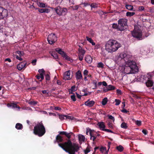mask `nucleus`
Segmentation results:
<instances>
[{"label":"nucleus","mask_w":154,"mask_h":154,"mask_svg":"<svg viewBox=\"0 0 154 154\" xmlns=\"http://www.w3.org/2000/svg\"><path fill=\"white\" fill-rule=\"evenodd\" d=\"M56 51L58 53L66 60H67V56L66 54L65 53L64 51L62 50V49L59 48H57L55 49Z\"/></svg>","instance_id":"11"},{"label":"nucleus","mask_w":154,"mask_h":154,"mask_svg":"<svg viewBox=\"0 0 154 154\" xmlns=\"http://www.w3.org/2000/svg\"><path fill=\"white\" fill-rule=\"evenodd\" d=\"M94 103L95 102L94 101L88 100L85 102V104L89 107H91L93 106Z\"/></svg>","instance_id":"14"},{"label":"nucleus","mask_w":154,"mask_h":154,"mask_svg":"<svg viewBox=\"0 0 154 154\" xmlns=\"http://www.w3.org/2000/svg\"><path fill=\"white\" fill-rule=\"evenodd\" d=\"M57 40V37L55 34L54 33H51L50 34L48 35L47 38L48 43L51 45H52L55 43Z\"/></svg>","instance_id":"9"},{"label":"nucleus","mask_w":154,"mask_h":154,"mask_svg":"<svg viewBox=\"0 0 154 154\" xmlns=\"http://www.w3.org/2000/svg\"><path fill=\"white\" fill-rule=\"evenodd\" d=\"M97 67L103 68L104 67V65L102 62H99L97 64Z\"/></svg>","instance_id":"37"},{"label":"nucleus","mask_w":154,"mask_h":154,"mask_svg":"<svg viewBox=\"0 0 154 154\" xmlns=\"http://www.w3.org/2000/svg\"><path fill=\"white\" fill-rule=\"evenodd\" d=\"M112 27L114 29H116L119 31V25L118 24V25L117 23H113L112 24Z\"/></svg>","instance_id":"24"},{"label":"nucleus","mask_w":154,"mask_h":154,"mask_svg":"<svg viewBox=\"0 0 154 154\" xmlns=\"http://www.w3.org/2000/svg\"><path fill=\"white\" fill-rule=\"evenodd\" d=\"M91 147H87L85 150H84V152L85 154H87L88 152L90 151Z\"/></svg>","instance_id":"38"},{"label":"nucleus","mask_w":154,"mask_h":154,"mask_svg":"<svg viewBox=\"0 0 154 154\" xmlns=\"http://www.w3.org/2000/svg\"><path fill=\"white\" fill-rule=\"evenodd\" d=\"M107 87L109 91L114 90L115 89V87L114 86L111 85H108Z\"/></svg>","instance_id":"27"},{"label":"nucleus","mask_w":154,"mask_h":154,"mask_svg":"<svg viewBox=\"0 0 154 154\" xmlns=\"http://www.w3.org/2000/svg\"><path fill=\"white\" fill-rule=\"evenodd\" d=\"M75 94L76 95V97H77L79 99H81V97H82V96L81 95L77 93V92H75Z\"/></svg>","instance_id":"61"},{"label":"nucleus","mask_w":154,"mask_h":154,"mask_svg":"<svg viewBox=\"0 0 154 154\" xmlns=\"http://www.w3.org/2000/svg\"><path fill=\"white\" fill-rule=\"evenodd\" d=\"M38 11L40 13H48L50 10L48 8H38Z\"/></svg>","instance_id":"15"},{"label":"nucleus","mask_w":154,"mask_h":154,"mask_svg":"<svg viewBox=\"0 0 154 154\" xmlns=\"http://www.w3.org/2000/svg\"><path fill=\"white\" fill-rule=\"evenodd\" d=\"M102 130L103 131L107 132H110L111 133H114V132L111 130L107 129H102Z\"/></svg>","instance_id":"43"},{"label":"nucleus","mask_w":154,"mask_h":154,"mask_svg":"<svg viewBox=\"0 0 154 154\" xmlns=\"http://www.w3.org/2000/svg\"><path fill=\"white\" fill-rule=\"evenodd\" d=\"M8 14V10L0 6V20L6 18Z\"/></svg>","instance_id":"10"},{"label":"nucleus","mask_w":154,"mask_h":154,"mask_svg":"<svg viewBox=\"0 0 154 154\" xmlns=\"http://www.w3.org/2000/svg\"><path fill=\"white\" fill-rule=\"evenodd\" d=\"M125 7L126 8L129 10H132L133 8V6L131 5H127Z\"/></svg>","instance_id":"32"},{"label":"nucleus","mask_w":154,"mask_h":154,"mask_svg":"<svg viewBox=\"0 0 154 154\" xmlns=\"http://www.w3.org/2000/svg\"><path fill=\"white\" fill-rule=\"evenodd\" d=\"M127 19L123 18L120 19L118 20V24L119 26V31H122L127 28Z\"/></svg>","instance_id":"6"},{"label":"nucleus","mask_w":154,"mask_h":154,"mask_svg":"<svg viewBox=\"0 0 154 154\" xmlns=\"http://www.w3.org/2000/svg\"><path fill=\"white\" fill-rule=\"evenodd\" d=\"M56 13L59 15H65L67 13V10L66 8H62L58 6L54 8Z\"/></svg>","instance_id":"8"},{"label":"nucleus","mask_w":154,"mask_h":154,"mask_svg":"<svg viewBox=\"0 0 154 154\" xmlns=\"http://www.w3.org/2000/svg\"><path fill=\"white\" fill-rule=\"evenodd\" d=\"M116 149L119 151L120 152H122L124 149V148L122 146L120 145L118 146H117L116 147Z\"/></svg>","instance_id":"29"},{"label":"nucleus","mask_w":154,"mask_h":154,"mask_svg":"<svg viewBox=\"0 0 154 154\" xmlns=\"http://www.w3.org/2000/svg\"><path fill=\"white\" fill-rule=\"evenodd\" d=\"M26 62L24 61L20 63L17 65V69L19 70H21L22 69L25 68L26 67Z\"/></svg>","instance_id":"12"},{"label":"nucleus","mask_w":154,"mask_h":154,"mask_svg":"<svg viewBox=\"0 0 154 154\" xmlns=\"http://www.w3.org/2000/svg\"><path fill=\"white\" fill-rule=\"evenodd\" d=\"M108 127L110 128H113V124L111 122H109L108 123Z\"/></svg>","instance_id":"58"},{"label":"nucleus","mask_w":154,"mask_h":154,"mask_svg":"<svg viewBox=\"0 0 154 154\" xmlns=\"http://www.w3.org/2000/svg\"><path fill=\"white\" fill-rule=\"evenodd\" d=\"M59 134L56 137L54 143L57 142L59 146L67 152V140L64 142L65 138L67 137V133L64 131L59 132Z\"/></svg>","instance_id":"2"},{"label":"nucleus","mask_w":154,"mask_h":154,"mask_svg":"<svg viewBox=\"0 0 154 154\" xmlns=\"http://www.w3.org/2000/svg\"><path fill=\"white\" fill-rule=\"evenodd\" d=\"M73 61V60L68 57V63H70L72 62Z\"/></svg>","instance_id":"60"},{"label":"nucleus","mask_w":154,"mask_h":154,"mask_svg":"<svg viewBox=\"0 0 154 154\" xmlns=\"http://www.w3.org/2000/svg\"><path fill=\"white\" fill-rule=\"evenodd\" d=\"M71 7L73 10H76L78 8V6L77 5L74 6H71L69 8Z\"/></svg>","instance_id":"55"},{"label":"nucleus","mask_w":154,"mask_h":154,"mask_svg":"<svg viewBox=\"0 0 154 154\" xmlns=\"http://www.w3.org/2000/svg\"><path fill=\"white\" fill-rule=\"evenodd\" d=\"M16 54H18L20 56H23L24 54V53L23 51H17L16 52Z\"/></svg>","instance_id":"36"},{"label":"nucleus","mask_w":154,"mask_h":154,"mask_svg":"<svg viewBox=\"0 0 154 154\" xmlns=\"http://www.w3.org/2000/svg\"><path fill=\"white\" fill-rule=\"evenodd\" d=\"M115 102H116L115 105L116 106L119 105L121 102V101L119 99H116L115 100Z\"/></svg>","instance_id":"45"},{"label":"nucleus","mask_w":154,"mask_h":154,"mask_svg":"<svg viewBox=\"0 0 154 154\" xmlns=\"http://www.w3.org/2000/svg\"><path fill=\"white\" fill-rule=\"evenodd\" d=\"M135 14L134 12H128L126 13V15L128 17H131Z\"/></svg>","instance_id":"33"},{"label":"nucleus","mask_w":154,"mask_h":154,"mask_svg":"<svg viewBox=\"0 0 154 154\" xmlns=\"http://www.w3.org/2000/svg\"><path fill=\"white\" fill-rule=\"evenodd\" d=\"M7 106L8 107H10L12 108H18L19 109H20L19 106L17 105L16 104L14 103H8L7 104Z\"/></svg>","instance_id":"17"},{"label":"nucleus","mask_w":154,"mask_h":154,"mask_svg":"<svg viewBox=\"0 0 154 154\" xmlns=\"http://www.w3.org/2000/svg\"><path fill=\"white\" fill-rule=\"evenodd\" d=\"M50 73L49 72L48 73L46 74L45 75V79L46 80V83L48 84L49 81L50 79V77L49 75Z\"/></svg>","instance_id":"26"},{"label":"nucleus","mask_w":154,"mask_h":154,"mask_svg":"<svg viewBox=\"0 0 154 154\" xmlns=\"http://www.w3.org/2000/svg\"><path fill=\"white\" fill-rule=\"evenodd\" d=\"M20 57L21 56H19L18 55H15V57L17 59L20 61H21L22 60V58L21 57Z\"/></svg>","instance_id":"53"},{"label":"nucleus","mask_w":154,"mask_h":154,"mask_svg":"<svg viewBox=\"0 0 154 154\" xmlns=\"http://www.w3.org/2000/svg\"><path fill=\"white\" fill-rule=\"evenodd\" d=\"M84 55L82 54H79V59L80 60L82 61L83 59Z\"/></svg>","instance_id":"49"},{"label":"nucleus","mask_w":154,"mask_h":154,"mask_svg":"<svg viewBox=\"0 0 154 154\" xmlns=\"http://www.w3.org/2000/svg\"><path fill=\"white\" fill-rule=\"evenodd\" d=\"M51 55L55 59H57L58 58L57 54L55 52H52L51 54Z\"/></svg>","instance_id":"34"},{"label":"nucleus","mask_w":154,"mask_h":154,"mask_svg":"<svg viewBox=\"0 0 154 154\" xmlns=\"http://www.w3.org/2000/svg\"><path fill=\"white\" fill-rule=\"evenodd\" d=\"M69 5H73L74 4V1L73 0H69Z\"/></svg>","instance_id":"63"},{"label":"nucleus","mask_w":154,"mask_h":154,"mask_svg":"<svg viewBox=\"0 0 154 154\" xmlns=\"http://www.w3.org/2000/svg\"><path fill=\"white\" fill-rule=\"evenodd\" d=\"M15 128L17 130H21L23 128V126L20 123H17L16 125Z\"/></svg>","instance_id":"21"},{"label":"nucleus","mask_w":154,"mask_h":154,"mask_svg":"<svg viewBox=\"0 0 154 154\" xmlns=\"http://www.w3.org/2000/svg\"><path fill=\"white\" fill-rule=\"evenodd\" d=\"M59 118L61 120H63L64 119H67V115H59Z\"/></svg>","instance_id":"25"},{"label":"nucleus","mask_w":154,"mask_h":154,"mask_svg":"<svg viewBox=\"0 0 154 154\" xmlns=\"http://www.w3.org/2000/svg\"><path fill=\"white\" fill-rule=\"evenodd\" d=\"M75 78L77 81H80L82 79L83 77L80 70L78 71L75 73Z\"/></svg>","instance_id":"13"},{"label":"nucleus","mask_w":154,"mask_h":154,"mask_svg":"<svg viewBox=\"0 0 154 154\" xmlns=\"http://www.w3.org/2000/svg\"><path fill=\"white\" fill-rule=\"evenodd\" d=\"M72 94V95L70 96V97L71 100H72L73 101L75 102L76 100L75 96L74 93Z\"/></svg>","instance_id":"35"},{"label":"nucleus","mask_w":154,"mask_h":154,"mask_svg":"<svg viewBox=\"0 0 154 154\" xmlns=\"http://www.w3.org/2000/svg\"><path fill=\"white\" fill-rule=\"evenodd\" d=\"M75 138V136L73 133H68V153L69 154H75L79 150L78 144L72 142Z\"/></svg>","instance_id":"1"},{"label":"nucleus","mask_w":154,"mask_h":154,"mask_svg":"<svg viewBox=\"0 0 154 154\" xmlns=\"http://www.w3.org/2000/svg\"><path fill=\"white\" fill-rule=\"evenodd\" d=\"M132 34L133 37L136 38L138 40H141L143 39L142 32L140 29H136L135 28Z\"/></svg>","instance_id":"7"},{"label":"nucleus","mask_w":154,"mask_h":154,"mask_svg":"<svg viewBox=\"0 0 154 154\" xmlns=\"http://www.w3.org/2000/svg\"><path fill=\"white\" fill-rule=\"evenodd\" d=\"M86 38L87 40L90 43L93 41L91 38H89L88 36H86Z\"/></svg>","instance_id":"57"},{"label":"nucleus","mask_w":154,"mask_h":154,"mask_svg":"<svg viewBox=\"0 0 154 154\" xmlns=\"http://www.w3.org/2000/svg\"><path fill=\"white\" fill-rule=\"evenodd\" d=\"M92 83L95 85V88L94 89H96L97 88V81L95 80H93Z\"/></svg>","instance_id":"48"},{"label":"nucleus","mask_w":154,"mask_h":154,"mask_svg":"<svg viewBox=\"0 0 154 154\" xmlns=\"http://www.w3.org/2000/svg\"><path fill=\"white\" fill-rule=\"evenodd\" d=\"M121 127L122 128H123L125 129H127L128 128V126L127 125V124L125 122H122L121 124Z\"/></svg>","instance_id":"28"},{"label":"nucleus","mask_w":154,"mask_h":154,"mask_svg":"<svg viewBox=\"0 0 154 154\" xmlns=\"http://www.w3.org/2000/svg\"><path fill=\"white\" fill-rule=\"evenodd\" d=\"M38 5L39 7L42 8L45 7V4L43 3L39 2L38 4Z\"/></svg>","instance_id":"47"},{"label":"nucleus","mask_w":154,"mask_h":154,"mask_svg":"<svg viewBox=\"0 0 154 154\" xmlns=\"http://www.w3.org/2000/svg\"><path fill=\"white\" fill-rule=\"evenodd\" d=\"M97 125L98 126L100 129L101 130H102V129H105V126L103 122H98Z\"/></svg>","instance_id":"18"},{"label":"nucleus","mask_w":154,"mask_h":154,"mask_svg":"<svg viewBox=\"0 0 154 154\" xmlns=\"http://www.w3.org/2000/svg\"><path fill=\"white\" fill-rule=\"evenodd\" d=\"M76 91V88L75 85L72 86L70 89L69 90V94H73V92L75 91Z\"/></svg>","instance_id":"23"},{"label":"nucleus","mask_w":154,"mask_h":154,"mask_svg":"<svg viewBox=\"0 0 154 154\" xmlns=\"http://www.w3.org/2000/svg\"><path fill=\"white\" fill-rule=\"evenodd\" d=\"M88 73V71L87 69L83 71V75L84 76H87Z\"/></svg>","instance_id":"51"},{"label":"nucleus","mask_w":154,"mask_h":154,"mask_svg":"<svg viewBox=\"0 0 154 154\" xmlns=\"http://www.w3.org/2000/svg\"><path fill=\"white\" fill-rule=\"evenodd\" d=\"M68 80L70 79L73 75V73H72L71 75H70V70H68Z\"/></svg>","instance_id":"46"},{"label":"nucleus","mask_w":154,"mask_h":154,"mask_svg":"<svg viewBox=\"0 0 154 154\" xmlns=\"http://www.w3.org/2000/svg\"><path fill=\"white\" fill-rule=\"evenodd\" d=\"M127 66L124 69V71L127 74H134L137 72L138 68L135 62L129 60L127 62Z\"/></svg>","instance_id":"4"},{"label":"nucleus","mask_w":154,"mask_h":154,"mask_svg":"<svg viewBox=\"0 0 154 154\" xmlns=\"http://www.w3.org/2000/svg\"><path fill=\"white\" fill-rule=\"evenodd\" d=\"M108 118L109 119L112 120L113 121H115V119L114 117H113L111 115H108Z\"/></svg>","instance_id":"52"},{"label":"nucleus","mask_w":154,"mask_h":154,"mask_svg":"<svg viewBox=\"0 0 154 154\" xmlns=\"http://www.w3.org/2000/svg\"><path fill=\"white\" fill-rule=\"evenodd\" d=\"M68 119L71 120H75V118L72 116H68Z\"/></svg>","instance_id":"54"},{"label":"nucleus","mask_w":154,"mask_h":154,"mask_svg":"<svg viewBox=\"0 0 154 154\" xmlns=\"http://www.w3.org/2000/svg\"><path fill=\"white\" fill-rule=\"evenodd\" d=\"M45 132V128L42 121L38 122L34 128V134L38 137H41L44 135Z\"/></svg>","instance_id":"5"},{"label":"nucleus","mask_w":154,"mask_h":154,"mask_svg":"<svg viewBox=\"0 0 154 154\" xmlns=\"http://www.w3.org/2000/svg\"><path fill=\"white\" fill-rule=\"evenodd\" d=\"M121 47V44L115 40H109L105 45V50L109 52L113 53L117 51Z\"/></svg>","instance_id":"3"},{"label":"nucleus","mask_w":154,"mask_h":154,"mask_svg":"<svg viewBox=\"0 0 154 154\" xmlns=\"http://www.w3.org/2000/svg\"><path fill=\"white\" fill-rule=\"evenodd\" d=\"M79 54H82L84 55L85 51L80 46H79Z\"/></svg>","instance_id":"19"},{"label":"nucleus","mask_w":154,"mask_h":154,"mask_svg":"<svg viewBox=\"0 0 154 154\" xmlns=\"http://www.w3.org/2000/svg\"><path fill=\"white\" fill-rule=\"evenodd\" d=\"M107 97H105L104 98H103L102 101V104L104 106L105 105L106 103L107 102Z\"/></svg>","instance_id":"30"},{"label":"nucleus","mask_w":154,"mask_h":154,"mask_svg":"<svg viewBox=\"0 0 154 154\" xmlns=\"http://www.w3.org/2000/svg\"><path fill=\"white\" fill-rule=\"evenodd\" d=\"M120 56L122 58H124L125 59H126V57H127L128 55L126 54L122 53L120 54Z\"/></svg>","instance_id":"39"},{"label":"nucleus","mask_w":154,"mask_h":154,"mask_svg":"<svg viewBox=\"0 0 154 154\" xmlns=\"http://www.w3.org/2000/svg\"><path fill=\"white\" fill-rule=\"evenodd\" d=\"M106 147H101L100 149V150L103 153L105 151H106Z\"/></svg>","instance_id":"42"},{"label":"nucleus","mask_w":154,"mask_h":154,"mask_svg":"<svg viewBox=\"0 0 154 154\" xmlns=\"http://www.w3.org/2000/svg\"><path fill=\"white\" fill-rule=\"evenodd\" d=\"M38 72L40 73H45V71L43 69H40L38 70Z\"/></svg>","instance_id":"59"},{"label":"nucleus","mask_w":154,"mask_h":154,"mask_svg":"<svg viewBox=\"0 0 154 154\" xmlns=\"http://www.w3.org/2000/svg\"><path fill=\"white\" fill-rule=\"evenodd\" d=\"M85 60L86 62L88 63H91L92 61V59L90 55L86 56L85 57Z\"/></svg>","instance_id":"16"},{"label":"nucleus","mask_w":154,"mask_h":154,"mask_svg":"<svg viewBox=\"0 0 154 154\" xmlns=\"http://www.w3.org/2000/svg\"><path fill=\"white\" fill-rule=\"evenodd\" d=\"M91 8H96L97 7H98L97 4H96V3H92L91 4Z\"/></svg>","instance_id":"41"},{"label":"nucleus","mask_w":154,"mask_h":154,"mask_svg":"<svg viewBox=\"0 0 154 154\" xmlns=\"http://www.w3.org/2000/svg\"><path fill=\"white\" fill-rule=\"evenodd\" d=\"M89 134L91 136L90 139L91 140H92V136H94L96 137V134L95 133V132L93 133H92L91 131L90 132H89Z\"/></svg>","instance_id":"44"},{"label":"nucleus","mask_w":154,"mask_h":154,"mask_svg":"<svg viewBox=\"0 0 154 154\" xmlns=\"http://www.w3.org/2000/svg\"><path fill=\"white\" fill-rule=\"evenodd\" d=\"M144 9V7L143 6H141L139 8V10L140 11H143Z\"/></svg>","instance_id":"64"},{"label":"nucleus","mask_w":154,"mask_h":154,"mask_svg":"<svg viewBox=\"0 0 154 154\" xmlns=\"http://www.w3.org/2000/svg\"><path fill=\"white\" fill-rule=\"evenodd\" d=\"M142 133L145 135L147 134L148 132L147 131L146 129H143L142 131Z\"/></svg>","instance_id":"56"},{"label":"nucleus","mask_w":154,"mask_h":154,"mask_svg":"<svg viewBox=\"0 0 154 154\" xmlns=\"http://www.w3.org/2000/svg\"><path fill=\"white\" fill-rule=\"evenodd\" d=\"M37 60L36 59H35L32 60V63L33 65H35L36 64Z\"/></svg>","instance_id":"62"},{"label":"nucleus","mask_w":154,"mask_h":154,"mask_svg":"<svg viewBox=\"0 0 154 154\" xmlns=\"http://www.w3.org/2000/svg\"><path fill=\"white\" fill-rule=\"evenodd\" d=\"M135 123L138 126H140L141 125V122L140 121L137 120L136 121Z\"/></svg>","instance_id":"50"},{"label":"nucleus","mask_w":154,"mask_h":154,"mask_svg":"<svg viewBox=\"0 0 154 154\" xmlns=\"http://www.w3.org/2000/svg\"><path fill=\"white\" fill-rule=\"evenodd\" d=\"M37 103V102L35 101H31L29 103L30 105L33 106H35L36 105Z\"/></svg>","instance_id":"40"},{"label":"nucleus","mask_w":154,"mask_h":154,"mask_svg":"<svg viewBox=\"0 0 154 154\" xmlns=\"http://www.w3.org/2000/svg\"><path fill=\"white\" fill-rule=\"evenodd\" d=\"M79 139L80 141L84 142L85 140V137L82 134L79 135Z\"/></svg>","instance_id":"22"},{"label":"nucleus","mask_w":154,"mask_h":154,"mask_svg":"<svg viewBox=\"0 0 154 154\" xmlns=\"http://www.w3.org/2000/svg\"><path fill=\"white\" fill-rule=\"evenodd\" d=\"M153 82L152 81L149 79L146 82V85L148 87L152 86L153 85Z\"/></svg>","instance_id":"20"},{"label":"nucleus","mask_w":154,"mask_h":154,"mask_svg":"<svg viewBox=\"0 0 154 154\" xmlns=\"http://www.w3.org/2000/svg\"><path fill=\"white\" fill-rule=\"evenodd\" d=\"M63 80L65 81L67 80V71H66L63 73Z\"/></svg>","instance_id":"31"}]
</instances>
